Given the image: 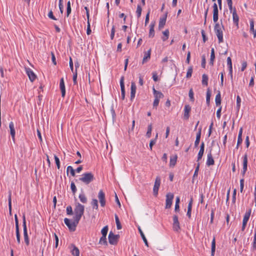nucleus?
I'll list each match as a JSON object with an SVG mask.
<instances>
[{
	"label": "nucleus",
	"mask_w": 256,
	"mask_h": 256,
	"mask_svg": "<svg viewBox=\"0 0 256 256\" xmlns=\"http://www.w3.org/2000/svg\"><path fill=\"white\" fill-rule=\"evenodd\" d=\"M16 241H17L18 243L19 244L20 242V230H16Z\"/></svg>",
	"instance_id": "864d4df0"
},
{
	"label": "nucleus",
	"mask_w": 256,
	"mask_h": 256,
	"mask_svg": "<svg viewBox=\"0 0 256 256\" xmlns=\"http://www.w3.org/2000/svg\"><path fill=\"white\" fill-rule=\"evenodd\" d=\"M11 192H9V195H8V209H9V211H10V214L11 213V211H12V198H11Z\"/></svg>",
	"instance_id": "c03bdc74"
},
{
	"label": "nucleus",
	"mask_w": 256,
	"mask_h": 256,
	"mask_svg": "<svg viewBox=\"0 0 256 256\" xmlns=\"http://www.w3.org/2000/svg\"><path fill=\"white\" fill-rule=\"evenodd\" d=\"M152 130V124H150L148 126V131L146 134V136L148 138H150L151 136V133Z\"/></svg>",
	"instance_id": "58836bf2"
},
{
	"label": "nucleus",
	"mask_w": 256,
	"mask_h": 256,
	"mask_svg": "<svg viewBox=\"0 0 256 256\" xmlns=\"http://www.w3.org/2000/svg\"><path fill=\"white\" fill-rule=\"evenodd\" d=\"M90 20H88V26H87V30H86V34L88 35H90L91 34V30L90 28Z\"/></svg>",
	"instance_id": "e2e57ef3"
},
{
	"label": "nucleus",
	"mask_w": 256,
	"mask_h": 256,
	"mask_svg": "<svg viewBox=\"0 0 256 256\" xmlns=\"http://www.w3.org/2000/svg\"><path fill=\"white\" fill-rule=\"evenodd\" d=\"M228 5L230 11L231 13H232L234 8H232V0H227Z\"/></svg>",
	"instance_id": "de8ad7c7"
},
{
	"label": "nucleus",
	"mask_w": 256,
	"mask_h": 256,
	"mask_svg": "<svg viewBox=\"0 0 256 256\" xmlns=\"http://www.w3.org/2000/svg\"><path fill=\"white\" fill-rule=\"evenodd\" d=\"M244 187V180L243 178H242L240 180V190L241 192L243 190Z\"/></svg>",
	"instance_id": "69168bd1"
},
{
	"label": "nucleus",
	"mask_w": 256,
	"mask_h": 256,
	"mask_svg": "<svg viewBox=\"0 0 256 256\" xmlns=\"http://www.w3.org/2000/svg\"><path fill=\"white\" fill-rule=\"evenodd\" d=\"M26 72L31 82H34L36 78L34 73L29 68H26Z\"/></svg>",
	"instance_id": "ddd939ff"
},
{
	"label": "nucleus",
	"mask_w": 256,
	"mask_h": 256,
	"mask_svg": "<svg viewBox=\"0 0 256 256\" xmlns=\"http://www.w3.org/2000/svg\"><path fill=\"white\" fill-rule=\"evenodd\" d=\"M150 52L151 50L150 49L147 52H146L144 54V56L142 60V64L146 62L150 58Z\"/></svg>",
	"instance_id": "393cba45"
},
{
	"label": "nucleus",
	"mask_w": 256,
	"mask_h": 256,
	"mask_svg": "<svg viewBox=\"0 0 256 256\" xmlns=\"http://www.w3.org/2000/svg\"><path fill=\"white\" fill-rule=\"evenodd\" d=\"M180 202V199L179 197H177L176 198V204H175V208L174 210L176 212H178L179 210V203Z\"/></svg>",
	"instance_id": "79ce46f5"
},
{
	"label": "nucleus",
	"mask_w": 256,
	"mask_h": 256,
	"mask_svg": "<svg viewBox=\"0 0 256 256\" xmlns=\"http://www.w3.org/2000/svg\"><path fill=\"white\" fill-rule=\"evenodd\" d=\"M166 16H164V18H160L159 24H158V28L159 30L162 29L164 26L166 24Z\"/></svg>",
	"instance_id": "4be33fe9"
},
{
	"label": "nucleus",
	"mask_w": 256,
	"mask_h": 256,
	"mask_svg": "<svg viewBox=\"0 0 256 256\" xmlns=\"http://www.w3.org/2000/svg\"><path fill=\"white\" fill-rule=\"evenodd\" d=\"M154 22H152L150 26V29L149 32V37L153 38L154 36Z\"/></svg>",
	"instance_id": "b1692460"
},
{
	"label": "nucleus",
	"mask_w": 256,
	"mask_h": 256,
	"mask_svg": "<svg viewBox=\"0 0 256 256\" xmlns=\"http://www.w3.org/2000/svg\"><path fill=\"white\" fill-rule=\"evenodd\" d=\"M70 188L74 194L76 191V188L75 184L74 182H72L70 184Z\"/></svg>",
	"instance_id": "6e6d98bb"
},
{
	"label": "nucleus",
	"mask_w": 256,
	"mask_h": 256,
	"mask_svg": "<svg viewBox=\"0 0 256 256\" xmlns=\"http://www.w3.org/2000/svg\"><path fill=\"white\" fill-rule=\"evenodd\" d=\"M191 108L189 105H186L184 108V118L185 120H188L190 116L189 114L190 112Z\"/></svg>",
	"instance_id": "dca6fc26"
},
{
	"label": "nucleus",
	"mask_w": 256,
	"mask_h": 256,
	"mask_svg": "<svg viewBox=\"0 0 256 256\" xmlns=\"http://www.w3.org/2000/svg\"><path fill=\"white\" fill-rule=\"evenodd\" d=\"M202 84L204 86H208V76L206 74H203L202 76Z\"/></svg>",
	"instance_id": "72a5a7b5"
},
{
	"label": "nucleus",
	"mask_w": 256,
	"mask_h": 256,
	"mask_svg": "<svg viewBox=\"0 0 256 256\" xmlns=\"http://www.w3.org/2000/svg\"><path fill=\"white\" fill-rule=\"evenodd\" d=\"M192 67L190 66L188 70L187 73H186V78H190L192 76Z\"/></svg>",
	"instance_id": "09e8293b"
},
{
	"label": "nucleus",
	"mask_w": 256,
	"mask_h": 256,
	"mask_svg": "<svg viewBox=\"0 0 256 256\" xmlns=\"http://www.w3.org/2000/svg\"><path fill=\"white\" fill-rule=\"evenodd\" d=\"M54 160H55V161H56V163L57 168H58V169H59L60 168V160L58 158V157L57 156H56V155L54 156Z\"/></svg>",
	"instance_id": "4d7b16f0"
},
{
	"label": "nucleus",
	"mask_w": 256,
	"mask_h": 256,
	"mask_svg": "<svg viewBox=\"0 0 256 256\" xmlns=\"http://www.w3.org/2000/svg\"><path fill=\"white\" fill-rule=\"evenodd\" d=\"M202 66L203 68H205L206 66V57L204 55L202 56Z\"/></svg>",
	"instance_id": "0e129e2a"
},
{
	"label": "nucleus",
	"mask_w": 256,
	"mask_h": 256,
	"mask_svg": "<svg viewBox=\"0 0 256 256\" xmlns=\"http://www.w3.org/2000/svg\"><path fill=\"white\" fill-rule=\"evenodd\" d=\"M216 250V241L215 238H214L212 242V256H214V254Z\"/></svg>",
	"instance_id": "f704fd0d"
},
{
	"label": "nucleus",
	"mask_w": 256,
	"mask_h": 256,
	"mask_svg": "<svg viewBox=\"0 0 256 256\" xmlns=\"http://www.w3.org/2000/svg\"><path fill=\"white\" fill-rule=\"evenodd\" d=\"M218 6L216 3H214L213 5V20L214 22H217L218 16Z\"/></svg>",
	"instance_id": "9b49d317"
},
{
	"label": "nucleus",
	"mask_w": 256,
	"mask_h": 256,
	"mask_svg": "<svg viewBox=\"0 0 256 256\" xmlns=\"http://www.w3.org/2000/svg\"><path fill=\"white\" fill-rule=\"evenodd\" d=\"M248 166V158L247 155L245 154L243 158V170L242 172V174L243 176L245 174V173L247 170Z\"/></svg>",
	"instance_id": "2eb2a0df"
},
{
	"label": "nucleus",
	"mask_w": 256,
	"mask_h": 256,
	"mask_svg": "<svg viewBox=\"0 0 256 256\" xmlns=\"http://www.w3.org/2000/svg\"><path fill=\"white\" fill-rule=\"evenodd\" d=\"M232 19L234 22L236 24V26L238 27V21H239V17L236 14V9L234 8V9L232 12Z\"/></svg>",
	"instance_id": "6ab92c4d"
},
{
	"label": "nucleus",
	"mask_w": 256,
	"mask_h": 256,
	"mask_svg": "<svg viewBox=\"0 0 256 256\" xmlns=\"http://www.w3.org/2000/svg\"><path fill=\"white\" fill-rule=\"evenodd\" d=\"M161 179L159 176L156 177L154 188H153V193L154 195L156 196L158 194V192L160 184Z\"/></svg>",
	"instance_id": "423d86ee"
},
{
	"label": "nucleus",
	"mask_w": 256,
	"mask_h": 256,
	"mask_svg": "<svg viewBox=\"0 0 256 256\" xmlns=\"http://www.w3.org/2000/svg\"><path fill=\"white\" fill-rule=\"evenodd\" d=\"M210 95H211L210 92L208 89L207 90L206 96V102L208 104L210 103Z\"/></svg>",
	"instance_id": "3c124183"
},
{
	"label": "nucleus",
	"mask_w": 256,
	"mask_h": 256,
	"mask_svg": "<svg viewBox=\"0 0 256 256\" xmlns=\"http://www.w3.org/2000/svg\"><path fill=\"white\" fill-rule=\"evenodd\" d=\"M156 139L152 140L150 142V150H152L153 146L156 144Z\"/></svg>",
	"instance_id": "774afa93"
},
{
	"label": "nucleus",
	"mask_w": 256,
	"mask_h": 256,
	"mask_svg": "<svg viewBox=\"0 0 256 256\" xmlns=\"http://www.w3.org/2000/svg\"><path fill=\"white\" fill-rule=\"evenodd\" d=\"M172 228L176 232H179L180 230L178 216L176 215L173 216Z\"/></svg>",
	"instance_id": "6e6552de"
},
{
	"label": "nucleus",
	"mask_w": 256,
	"mask_h": 256,
	"mask_svg": "<svg viewBox=\"0 0 256 256\" xmlns=\"http://www.w3.org/2000/svg\"><path fill=\"white\" fill-rule=\"evenodd\" d=\"M94 179V174L92 172H86L81 176L79 180L86 184H88Z\"/></svg>",
	"instance_id": "f03ea898"
},
{
	"label": "nucleus",
	"mask_w": 256,
	"mask_h": 256,
	"mask_svg": "<svg viewBox=\"0 0 256 256\" xmlns=\"http://www.w3.org/2000/svg\"><path fill=\"white\" fill-rule=\"evenodd\" d=\"M66 213L68 215H72L73 214L72 208L70 206H68L66 208Z\"/></svg>",
	"instance_id": "13d9d810"
},
{
	"label": "nucleus",
	"mask_w": 256,
	"mask_h": 256,
	"mask_svg": "<svg viewBox=\"0 0 256 256\" xmlns=\"http://www.w3.org/2000/svg\"><path fill=\"white\" fill-rule=\"evenodd\" d=\"M9 127L10 128V132L11 136L12 138V139L14 140V136H15V130L14 127V124L12 122H10L9 124Z\"/></svg>",
	"instance_id": "5701e85b"
},
{
	"label": "nucleus",
	"mask_w": 256,
	"mask_h": 256,
	"mask_svg": "<svg viewBox=\"0 0 256 256\" xmlns=\"http://www.w3.org/2000/svg\"><path fill=\"white\" fill-rule=\"evenodd\" d=\"M200 163H198L197 164V166L196 168V170H195V171H194V174L193 176V178H194V177L198 176V170H199V168H200Z\"/></svg>",
	"instance_id": "5fc2aeb1"
},
{
	"label": "nucleus",
	"mask_w": 256,
	"mask_h": 256,
	"mask_svg": "<svg viewBox=\"0 0 256 256\" xmlns=\"http://www.w3.org/2000/svg\"><path fill=\"white\" fill-rule=\"evenodd\" d=\"M214 58H215L214 50V48H212L211 50L210 58V65L213 66Z\"/></svg>",
	"instance_id": "2f4dec72"
},
{
	"label": "nucleus",
	"mask_w": 256,
	"mask_h": 256,
	"mask_svg": "<svg viewBox=\"0 0 256 256\" xmlns=\"http://www.w3.org/2000/svg\"><path fill=\"white\" fill-rule=\"evenodd\" d=\"M216 104V106L220 105L221 104V96L220 92H218L215 98Z\"/></svg>",
	"instance_id": "cd10ccee"
},
{
	"label": "nucleus",
	"mask_w": 256,
	"mask_h": 256,
	"mask_svg": "<svg viewBox=\"0 0 256 256\" xmlns=\"http://www.w3.org/2000/svg\"><path fill=\"white\" fill-rule=\"evenodd\" d=\"M200 135H201V128H200L198 132L196 134V140L194 142V146L196 147L198 146V144L200 143Z\"/></svg>",
	"instance_id": "bb28decb"
},
{
	"label": "nucleus",
	"mask_w": 256,
	"mask_h": 256,
	"mask_svg": "<svg viewBox=\"0 0 256 256\" xmlns=\"http://www.w3.org/2000/svg\"><path fill=\"white\" fill-rule=\"evenodd\" d=\"M222 28L223 26H221L218 23H216L214 28V30L218 38L219 43L223 42Z\"/></svg>",
	"instance_id": "7ed1b4c3"
},
{
	"label": "nucleus",
	"mask_w": 256,
	"mask_h": 256,
	"mask_svg": "<svg viewBox=\"0 0 256 256\" xmlns=\"http://www.w3.org/2000/svg\"><path fill=\"white\" fill-rule=\"evenodd\" d=\"M162 34H163L164 36H163L162 38V40L163 41H166L168 38V36H169L168 30H165L164 32H162Z\"/></svg>",
	"instance_id": "c9c22d12"
},
{
	"label": "nucleus",
	"mask_w": 256,
	"mask_h": 256,
	"mask_svg": "<svg viewBox=\"0 0 256 256\" xmlns=\"http://www.w3.org/2000/svg\"><path fill=\"white\" fill-rule=\"evenodd\" d=\"M138 231L140 234V236H141L146 246H148V242L147 240H146L144 234L143 233L142 229L140 228V226L138 228Z\"/></svg>",
	"instance_id": "c85d7f7f"
},
{
	"label": "nucleus",
	"mask_w": 256,
	"mask_h": 256,
	"mask_svg": "<svg viewBox=\"0 0 256 256\" xmlns=\"http://www.w3.org/2000/svg\"><path fill=\"white\" fill-rule=\"evenodd\" d=\"M192 200L191 198L190 202L188 203V212H187V216L190 218L191 216V211H192Z\"/></svg>",
	"instance_id": "473e14b6"
},
{
	"label": "nucleus",
	"mask_w": 256,
	"mask_h": 256,
	"mask_svg": "<svg viewBox=\"0 0 256 256\" xmlns=\"http://www.w3.org/2000/svg\"><path fill=\"white\" fill-rule=\"evenodd\" d=\"M84 206L80 203H76L74 211V216L73 218V220L71 222L68 218L64 219V224L70 231L74 232L76 230V226L84 213Z\"/></svg>",
	"instance_id": "f257e3e1"
},
{
	"label": "nucleus",
	"mask_w": 256,
	"mask_h": 256,
	"mask_svg": "<svg viewBox=\"0 0 256 256\" xmlns=\"http://www.w3.org/2000/svg\"><path fill=\"white\" fill-rule=\"evenodd\" d=\"M153 93L154 97V100L153 103L154 107L156 108L159 104L160 100L164 97V94L160 91H158L153 88Z\"/></svg>",
	"instance_id": "20e7f679"
},
{
	"label": "nucleus",
	"mask_w": 256,
	"mask_h": 256,
	"mask_svg": "<svg viewBox=\"0 0 256 256\" xmlns=\"http://www.w3.org/2000/svg\"><path fill=\"white\" fill-rule=\"evenodd\" d=\"M250 214H251V210H249L244 214V217L243 218V220H242V231H244L246 228L248 221L249 220Z\"/></svg>",
	"instance_id": "1a4fd4ad"
},
{
	"label": "nucleus",
	"mask_w": 256,
	"mask_h": 256,
	"mask_svg": "<svg viewBox=\"0 0 256 256\" xmlns=\"http://www.w3.org/2000/svg\"><path fill=\"white\" fill-rule=\"evenodd\" d=\"M174 198V195L173 194L169 192L166 194V208H169L171 207Z\"/></svg>",
	"instance_id": "0eeeda50"
},
{
	"label": "nucleus",
	"mask_w": 256,
	"mask_h": 256,
	"mask_svg": "<svg viewBox=\"0 0 256 256\" xmlns=\"http://www.w3.org/2000/svg\"><path fill=\"white\" fill-rule=\"evenodd\" d=\"M204 142H202L200 146V150L198 153V161H199L200 160L202 159L204 153Z\"/></svg>",
	"instance_id": "aec40b11"
},
{
	"label": "nucleus",
	"mask_w": 256,
	"mask_h": 256,
	"mask_svg": "<svg viewBox=\"0 0 256 256\" xmlns=\"http://www.w3.org/2000/svg\"><path fill=\"white\" fill-rule=\"evenodd\" d=\"M214 158L212 156L211 152L208 154V158L206 161V164L208 166L214 165Z\"/></svg>",
	"instance_id": "412c9836"
},
{
	"label": "nucleus",
	"mask_w": 256,
	"mask_h": 256,
	"mask_svg": "<svg viewBox=\"0 0 256 256\" xmlns=\"http://www.w3.org/2000/svg\"><path fill=\"white\" fill-rule=\"evenodd\" d=\"M77 76H78V72L76 70H75L74 72V76H73V82L74 84H77Z\"/></svg>",
	"instance_id": "603ef678"
},
{
	"label": "nucleus",
	"mask_w": 256,
	"mask_h": 256,
	"mask_svg": "<svg viewBox=\"0 0 256 256\" xmlns=\"http://www.w3.org/2000/svg\"><path fill=\"white\" fill-rule=\"evenodd\" d=\"M99 244H107L106 236H102L100 238V240Z\"/></svg>",
	"instance_id": "a18cd8bd"
},
{
	"label": "nucleus",
	"mask_w": 256,
	"mask_h": 256,
	"mask_svg": "<svg viewBox=\"0 0 256 256\" xmlns=\"http://www.w3.org/2000/svg\"><path fill=\"white\" fill-rule=\"evenodd\" d=\"M71 12V6H70V2L68 1L67 2V8H66V16L68 17L70 14Z\"/></svg>",
	"instance_id": "37998d69"
},
{
	"label": "nucleus",
	"mask_w": 256,
	"mask_h": 256,
	"mask_svg": "<svg viewBox=\"0 0 256 256\" xmlns=\"http://www.w3.org/2000/svg\"><path fill=\"white\" fill-rule=\"evenodd\" d=\"M136 86L134 82H132L130 87V99L132 100L134 98L136 92Z\"/></svg>",
	"instance_id": "a211bd4d"
},
{
	"label": "nucleus",
	"mask_w": 256,
	"mask_h": 256,
	"mask_svg": "<svg viewBox=\"0 0 256 256\" xmlns=\"http://www.w3.org/2000/svg\"><path fill=\"white\" fill-rule=\"evenodd\" d=\"M70 172V174L72 176H75V171L71 166H68L66 169V172L67 174H68V172Z\"/></svg>",
	"instance_id": "4c0bfd02"
},
{
	"label": "nucleus",
	"mask_w": 256,
	"mask_h": 256,
	"mask_svg": "<svg viewBox=\"0 0 256 256\" xmlns=\"http://www.w3.org/2000/svg\"><path fill=\"white\" fill-rule=\"evenodd\" d=\"M241 99L239 96H236V105L239 108L240 106Z\"/></svg>",
	"instance_id": "338daca9"
},
{
	"label": "nucleus",
	"mask_w": 256,
	"mask_h": 256,
	"mask_svg": "<svg viewBox=\"0 0 256 256\" xmlns=\"http://www.w3.org/2000/svg\"><path fill=\"white\" fill-rule=\"evenodd\" d=\"M120 86L122 92V98L124 100L125 96V90H124V76L121 77L120 80Z\"/></svg>",
	"instance_id": "4468645a"
},
{
	"label": "nucleus",
	"mask_w": 256,
	"mask_h": 256,
	"mask_svg": "<svg viewBox=\"0 0 256 256\" xmlns=\"http://www.w3.org/2000/svg\"><path fill=\"white\" fill-rule=\"evenodd\" d=\"M108 240L110 244H114L117 242V236L110 232L108 234Z\"/></svg>",
	"instance_id": "f8f14e48"
},
{
	"label": "nucleus",
	"mask_w": 256,
	"mask_h": 256,
	"mask_svg": "<svg viewBox=\"0 0 256 256\" xmlns=\"http://www.w3.org/2000/svg\"><path fill=\"white\" fill-rule=\"evenodd\" d=\"M142 11V9L141 8L140 6L138 5L137 6L136 11V13L137 14V16L138 18L140 16Z\"/></svg>",
	"instance_id": "8fccbe9b"
},
{
	"label": "nucleus",
	"mask_w": 256,
	"mask_h": 256,
	"mask_svg": "<svg viewBox=\"0 0 256 256\" xmlns=\"http://www.w3.org/2000/svg\"><path fill=\"white\" fill-rule=\"evenodd\" d=\"M60 88L62 92V96L64 97L66 94V89L63 78H62L60 80Z\"/></svg>",
	"instance_id": "f3484780"
},
{
	"label": "nucleus",
	"mask_w": 256,
	"mask_h": 256,
	"mask_svg": "<svg viewBox=\"0 0 256 256\" xmlns=\"http://www.w3.org/2000/svg\"><path fill=\"white\" fill-rule=\"evenodd\" d=\"M22 226L24 228V240L27 246L29 245V239L28 234L27 228L26 226V220L25 214H24L22 216Z\"/></svg>",
	"instance_id": "39448f33"
},
{
	"label": "nucleus",
	"mask_w": 256,
	"mask_h": 256,
	"mask_svg": "<svg viewBox=\"0 0 256 256\" xmlns=\"http://www.w3.org/2000/svg\"><path fill=\"white\" fill-rule=\"evenodd\" d=\"M79 198L82 202L84 204L86 203L87 198L84 194H81L79 195Z\"/></svg>",
	"instance_id": "e433bc0d"
},
{
	"label": "nucleus",
	"mask_w": 256,
	"mask_h": 256,
	"mask_svg": "<svg viewBox=\"0 0 256 256\" xmlns=\"http://www.w3.org/2000/svg\"><path fill=\"white\" fill-rule=\"evenodd\" d=\"M91 204L93 208L96 210L98 209V202L96 199H93L91 202Z\"/></svg>",
	"instance_id": "ea45409f"
},
{
	"label": "nucleus",
	"mask_w": 256,
	"mask_h": 256,
	"mask_svg": "<svg viewBox=\"0 0 256 256\" xmlns=\"http://www.w3.org/2000/svg\"><path fill=\"white\" fill-rule=\"evenodd\" d=\"M189 97L191 100L194 101V92L192 89H190L188 93Z\"/></svg>",
	"instance_id": "680f3d73"
},
{
	"label": "nucleus",
	"mask_w": 256,
	"mask_h": 256,
	"mask_svg": "<svg viewBox=\"0 0 256 256\" xmlns=\"http://www.w3.org/2000/svg\"><path fill=\"white\" fill-rule=\"evenodd\" d=\"M116 222V227L118 230H120L122 228V226L120 224V220L117 215H115Z\"/></svg>",
	"instance_id": "a19ab883"
},
{
	"label": "nucleus",
	"mask_w": 256,
	"mask_h": 256,
	"mask_svg": "<svg viewBox=\"0 0 256 256\" xmlns=\"http://www.w3.org/2000/svg\"><path fill=\"white\" fill-rule=\"evenodd\" d=\"M14 220L16 222V230H19L18 221L16 214L14 216Z\"/></svg>",
	"instance_id": "bf43d9fd"
},
{
	"label": "nucleus",
	"mask_w": 256,
	"mask_h": 256,
	"mask_svg": "<svg viewBox=\"0 0 256 256\" xmlns=\"http://www.w3.org/2000/svg\"><path fill=\"white\" fill-rule=\"evenodd\" d=\"M250 32H252L254 34V38L256 37V30L254 28V22L253 20H250Z\"/></svg>",
	"instance_id": "a878e982"
},
{
	"label": "nucleus",
	"mask_w": 256,
	"mask_h": 256,
	"mask_svg": "<svg viewBox=\"0 0 256 256\" xmlns=\"http://www.w3.org/2000/svg\"><path fill=\"white\" fill-rule=\"evenodd\" d=\"M72 246L73 247V248L71 251L72 254L74 256H79L80 251L78 248L74 245H72Z\"/></svg>",
	"instance_id": "c756f323"
},
{
	"label": "nucleus",
	"mask_w": 256,
	"mask_h": 256,
	"mask_svg": "<svg viewBox=\"0 0 256 256\" xmlns=\"http://www.w3.org/2000/svg\"><path fill=\"white\" fill-rule=\"evenodd\" d=\"M177 158L178 157H177L176 155H174V156H172L170 157V166H174L176 165V162Z\"/></svg>",
	"instance_id": "7c9ffc66"
},
{
	"label": "nucleus",
	"mask_w": 256,
	"mask_h": 256,
	"mask_svg": "<svg viewBox=\"0 0 256 256\" xmlns=\"http://www.w3.org/2000/svg\"><path fill=\"white\" fill-rule=\"evenodd\" d=\"M48 16L49 18H51V19H52L53 20H56V17L53 14V12H52V10H50V12H48Z\"/></svg>",
	"instance_id": "052dcab7"
},
{
	"label": "nucleus",
	"mask_w": 256,
	"mask_h": 256,
	"mask_svg": "<svg viewBox=\"0 0 256 256\" xmlns=\"http://www.w3.org/2000/svg\"><path fill=\"white\" fill-rule=\"evenodd\" d=\"M98 198L100 206L102 207L106 205L105 194L102 190H100L98 194Z\"/></svg>",
	"instance_id": "9d476101"
},
{
	"label": "nucleus",
	"mask_w": 256,
	"mask_h": 256,
	"mask_svg": "<svg viewBox=\"0 0 256 256\" xmlns=\"http://www.w3.org/2000/svg\"><path fill=\"white\" fill-rule=\"evenodd\" d=\"M108 231V226H105L101 230V233L102 234V236H106Z\"/></svg>",
	"instance_id": "49530a36"
}]
</instances>
